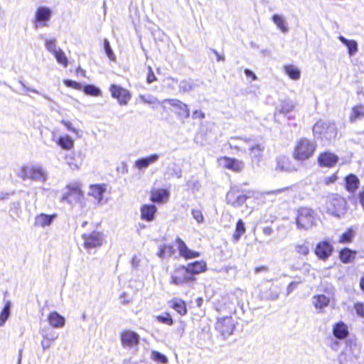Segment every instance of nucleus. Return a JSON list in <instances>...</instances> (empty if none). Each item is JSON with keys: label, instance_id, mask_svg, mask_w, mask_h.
<instances>
[{"label": "nucleus", "instance_id": "c9c22d12", "mask_svg": "<svg viewBox=\"0 0 364 364\" xmlns=\"http://www.w3.org/2000/svg\"><path fill=\"white\" fill-rule=\"evenodd\" d=\"M273 22L277 25V28L281 30L282 33H287L289 31V28L287 26V22L285 18L279 14L273 15L272 18Z\"/></svg>", "mask_w": 364, "mask_h": 364}, {"label": "nucleus", "instance_id": "58836bf2", "mask_svg": "<svg viewBox=\"0 0 364 364\" xmlns=\"http://www.w3.org/2000/svg\"><path fill=\"white\" fill-rule=\"evenodd\" d=\"M264 150V144H257L255 145H252L250 147V155L252 158L259 160L262 157Z\"/></svg>", "mask_w": 364, "mask_h": 364}, {"label": "nucleus", "instance_id": "72a5a7b5", "mask_svg": "<svg viewBox=\"0 0 364 364\" xmlns=\"http://www.w3.org/2000/svg\"><path fill=\"white\" fill-rule=\"evenodd\" d=\"M356 252L350 250L349 248H344L340 251L339 257L343 263H350L355 257Z\"/></svg>", "mask_w": 364, "mask_h": 364}, {"label": "nucleus", "instance_id": "f257e3e1", "mask_svg": "<svg viewBox=\"0 0 364 364\" xmlns=\"http://www.w3.org/2000/svg\"><path fill=\"white\" fill-rule=\"evenodd\" d=\"M316 146L317 144L314 141L302 138L295 145L293 157L298 161L307 160L314 155Z\"/></svg>", "mask_w": 364, "mask_h": 364}, {"label": "nucleus", "instance_id": "864d4df0", "mask_svg": "<svg viewBox=\"0 0 364 364\" xmlns=\"http://www.w3.org/2000/svg\"><path fill=\"white\" fill-rule=\"evenodd\" d=\"M167 174L169 176H176L177 178H181L182 176V171L181 168H177L176 165L174 164L173 167H168L167 168Z\"/></svg>", "mask_w": 364, "mask_h": 364}, {"label": "nucleus", "instance_id": "6e6d98bb", "mask_svg": "<svg viewBox=\"0 0 364 364\" xmlns=\"http://www.w3.org/2000/svg\"><path fill=\"white\" fill-rule=\"evenodd\" d=\"M45 46L46 48L52 54L58 50L56 48L55 39L46 40Z\"/></svg>", "mask_w": 364, "mask_h": 364}, {"label": "nucleus", "instance_id": "412c9836", "mask_svg": "<svg viewBox=\"0 0 364 364\" xmlns=\"http://www.w3.org/2000/svg\"><path fill=\"white\" fill-rule=\"evenodd\" d=\"M141 218L146 221H152L155 218L157 208L154 205H144L141 207Z\"/></svg>", "mask_w": 364, "mask_h": 364}, {"label": "nucleus", "instance_id": "423d86ee", "mask_svg": "<svg viewBox=\"0 0 364 364\" xmlns=\"http://www.w3.org/2000/svg\"><path fill=\"white\" fill-rule=\"evenodd\" d=\"M215 329L218 331L224 338L232 334L235 329V323L231 316H225L218 319L215 323Z\"/></svg>", "mask_w": 364, "mask_h": 364}, {"label": "nucleus", "instance_id": "f704fd0d", "mask_svg": "<svg viewBox=\"0 0 364 364\" xmlns=\"http://www.w3.org/2000/svg\"><path fill=\"white\" fill-rule=\"evenodd\" d=\"M225 166L235 171H240L244 167V163L235 159L225 158Z\"/></svg>", "mask_w": 364, "mask_h": 364}, {"label": "nucleus", "instance_id": "8fccbe9b", "mask_svg": "<svg viewBox=\"0 0 364 364\" xmlns=\"http://www.w3.org/2000/svg\"><path fill=\"white\" fill-rule=\"evenodd\" d=\"M151 357L154 360L157 361L159 363H161L163 364H166L168 363L167 357L159 351H156V350L152 351Z\"/></svg>", "mask_w": 364, "mask_h": 364}, {"label": "nucleus", "instance_id": "5701e85b", "mask_svg": "<svg viewBox=\"0 0 364 364\" xmlns=\"http://www.w3.org/2000/svg\"><path fill=\"white\" fill-rule=\"evenodd\" d=\"M333 334L337 339L346 338L348 335V326L342 321L336 323L333 328Z\"/></svg>", "mask_w": 364, "mask_h": 364}, {"label": "nucleus", "instance_id": "20e7f679", "mask_svg": "<svg viewBox=\"0 0 364 364\" xmlns=\"http://www.w3.org/2000/svg\"><path fill=\"white\" fill-rule=\"evenodd\" d=\"M316 213L306 207H301L297 210L296 224L299 230H308L315 225Z\"/></svg>", "mask_w": 364, "mask_h": 364}, {"label": "nucleus", "instance_id": "9b49d317", "mask_svg": "<svg viewBox=\"0 0 364 364\" xmlns=\"http://www.w3.org/2000/svg\"><path fill=\"white\" fill-rule=\"evenodd\" d=\"M193 279V277L190 275L186 267L179 266L176 268L173 272L171 282L176 285H180Z\"/></svg>", "mask_w": 364, "mask_h": 364}, {"label": "nucleus", "instance_id": "aec40b11", "mask_svg": "<svg viewBox=\"0 0 364 364\" xmlns=\"http://www.w3.org/2000/svg\"><path fill=\"white\" fill-rule=\"evenodd\" d=\"M295 107L294 102L289 100L285 99L281 100L276 107L275 115L277 113L287 115L290 113Z\"/></svg>", "mask_w": 364, "mask_h": 364}, {"label": "nucleus", "instance_id": "c85d7f7f", "mask_svg": "<svg viewBox=\"0 0 364 364\" xmlns=\"http://www.w3.org/2000/svg\"><path fill=\"white\" fill-rule=\"evenodd\" d=\"M339 41L348 48L350 56H353L358 52V43L354 40H348L343 36H338Z\"/></svg>", "mask_w": 364, "mask_h": 364}, {"label": "nucleus", "instance_id": "393cba45", "mask_svg": "<svg viewBox=\"0 0 364 364\" xmlns=\"http://www.w3.org/2000/svg\"><path fill=\"white\" fill-rule=\"evenodd\" d=\"M191 276L196 274L201 273L206 270V263L201 261H196L192 263H189L186 267Z\"/></svg>", "mask_w": 364, "mask_h": 364}, {"label": "nucleus", "instance_id": "f8f14e48", "mask_svg": "<svg viewBox=\"0 0 364 364\" xmlns=\"http://www.w3.org/2000/svg\"><path fill=\"white\" fill-rule=\"evenodd\" d=\"M165 102H168L171 106L176 109L175 113L181 118L186 119L190 117V110L188 105L178 99H166Z\"/></svg>", "mask_w": 364, "mask_h": 364}, {"label": "nucleus", "instance_id": "1a4fd4ad", "mask_svg": "<svg viewBox=\"0 0 364 364\" xmlns=\"http://www.w3.org/2000/svg\"><path fill=\"white\" fill-rule=\"evenodd\" d=\"M109 91L111 92L112 97L117 99L121 105H127L129 100L131 99L130 92L119 85L114 84L111 85Z\"/></svg>", "mask_w": 364, "mask_h": 364}, {"label": "nucleus", "instance_id": "a878e982", "mask_svg": "<svg viewBox=\"0 0 364 364\" xmlns=\"http://www.w3.org/2000/svg\"><path fill=\"white\" fill-rule=\"evenodd\" d=\"M48 319L50 325L54 328H62L65 326V318L56 311L51 312Z\"/></svg>", "mask_w": 364, "mask_h": 364}, {"label": "nucleus", "instance_id": "0eeeda50", "mask_svg": "<svg viewBox=\"0 0 364 364\" xmlns=\"http://www.w3.org/2000/svg\"><path fill=\"white\" fill-rule=\"evenodd\" d=\"M52 15L51 10L46 6H40L35 14L34 28L38 29L48 26V22L50 20Z\"/></svg>", "mask_w": 364, "mask_h": 364}, {"label": "nucleus", "instance_id": "ea45409f", "mask_svg": "<svg viewBox=\"0 0 364 364\" xmlns=\"http://www.w3.org/2000/svg\"><path fill=\"white\" fill-rule=\"evenodd\" d=\"M11 303L7 301L4 307L0 314V326H2L6 323L11 314Z\"/></svg>", "mask_w": 364, "mask_h": 364}, {"label": "nucleus", "instance_id": "f03ea898", "mask_svg": "<svg viewBox=\"0 0 364 364\" xmlns=\"http://www.w3.org/2000/svg\"><path fill=\"white\" fill-rule=\"evenodd\" d=\"M67 192H65L61 197V202L65 201L69 205L73 206L80 203L82 207L85 205L84 200V194L79 183H74L66 186Z\"/></svg>", "mask_w": 364, "mask_h": 364}, {"label": "nucleus", "instance_id": "bf43d9fd", "mask_svg": "<svg viewBox=\"0 0 364 364\" xmlns=\"http://www.w3.org/2000/svg\"><path fill=\"white\" fill-rule=\"evenodd\" d=\"M300 283H301V280L290 282L287 287V295L288 296L291 292H293L297 288L298 284Z\"/></svg>", "mask_w": 364, "mask_h": 364}, {"label": "nucleus", "instance_id": "dca6fc26", "mask_svg": "<svg viewBox=\"0 0 364 364\" xmlns=\"http://www.w3.org/2000/svg\"><path fill=\"white\" fill-rule=\"evenodd\" d=\"M122 344L125 348H132L138 345L139 336L132 331H125L121 335Z\"/></svg>", "mask_w": 364, "mask_h": 364}, {"label": "nucleus", "instance_id": "f3484780", "mask_svg": "<svg viewBox=\"0 0 364 364\" xmlns=\"http://www.w3.org/2000/svg\"><path fill=\"white\" fill-rule=\"evenodd\" d=\"M338 161V156L328 151L320 154L318 157V164L321 167H333L337 164Z\"/></svg>", "mask_w": 364, "mask_h": 364}, {"label": "nucleus", "instance_id": "7ed1b4c3", "mask_svg": "<svg viewBox=\"0 0 364 364\" xmlns=\"http://www.w3.org/2000/svg\"><path fill=\"white\" fill-rule=\"evenodd\" d=\"M314 135L317 138L331 140L337 135V129L333 122L319 120L313 127Z\"/></svg>", "mask_w": 364, "mask_h": 364}, {"label": "nucleus", "instance_id": "603ef678", "mask_svg": "<svg viewBox=\"0 0 364 364\" xmlns=\"http://www.w3.org/2000/svg\"><path fill=\"white\" fill-rule=\"evenodd\" d=\"M139 99L144 103L149 104V105H153V104H156V103H159V102L158 101L156 97H154L152 95H140L139 96Z\"/></svg>", "mask_w": 364, "mask_h": 364}, {"label": "nucleus", "instance_id": "13d9d810", "mask_svg": "<svg viewBox=\"0 0 364 364\" xmlns=\"http://www.w3.org/2000/svg\"><path fill=\"white\" fill-rule=\"evenodd\" d=\"M191 215L193 218L198 223H201L204 220L203 215L202 214V212L200 210H196L193 209L191 210Z\"/></svg>", "mask_w": 364, "mask_h": 364}, {"label": "nucleus", "instance_id": "4d7b16f0", "mask_svg": "<svg viewBox=\"0 0 364 364\" xmlns=\"http://www.w3.org/2000/svg\"><path fill=\"white\" fill-rule=\"evenodd\" d=\"M158 321L171 326L173 323L171 316L166 314L165 316H159L156 317Z\"/></svg>", "mask_w": 364, "mask_h": 364}, {"label": "nucleus", "instance_id": "a18cd8bd", "mask_svg": "<svg viewBox=\"0 0 364 364\" xmlns=\"http://www.w3.org/2000/svg\"><path fill=\"white\" fill-rule=\"evenodd\" d=\"M295 251L299 254L306 256L309 253V242L304 240L302 244H296L294 245Z\"/></svg>", "mask_w": 364, "mask_h": 364}, {"label": "nucleus", "instance_id": "69168bd1", "mask_svg": "<svg viewBox=\"0 0 364 364\" xmlns=\"http://www.w3.org/2000/svg\"><path fill=\"white\" fill-rule=\"evenodd\" d=\"M149 72L148 73L146 80H147L148 83H151L156 80V77L154 72L152 71V69L151 68V67L149 68Z\"/></svg>", "mask_w": 364, "mask_h": 364}, {"label": "nucleus", "instance_id": "2eb2a0df", "mask_svg": "<svg viewBox=\"0 0 364 364\" xmlns=\"http://www.w3.org/2000/svg\"><path fill=\"white\" fill-rule=\"evenodd\" d=\"M275 170L284 172H294L296 171V167L292 164L289 157L279 156L276 158Z\"/></svg>", "mask_w": 364, "mask_h": 364}, {"label": "nucleus", "instance_id": "e433bc0d", "mask_svg": "<svg viewBox=\"0 0 364 364\" xmlns=\"http://www.w3.org/2000/svg\"><path fill=\"white\" fill-rule=\"evenodd\" d=\"M176 252V250L173 246L169 245H161L159 248V251L157 253V256L161 259H164L166 256L171 257Z\"/></svg>", "mask_w": 364, "mask_h": 364}, {"label": "nucleus", "instance_id": "0e129e2a", "mask_svg": "<svg viewBox=\"0 0 364 364\" xmlns=\"http://www.w3.org/2000/svg\"><path fill=\"white\" fill-rule=\"evenodd\" d=\"M61 123L65 126L68 131L74 132L75 134L78 133V130L73 127L72 123L70 122L62 120Z\"/></svg>", "mask_w": 364, "mask_h": 364}, {"label": "nucleus", "instance_id": "a19ab883", "mask_svg": "<svg viewBox=\"0 0 364 364\" xmlns=\"http://www.w3.org/2000/svg\"><path fill=\"white\" fill-rule=\"evenodd\" d=\"M58 144L63 149L69 150L74 146L73 140L69 136H60Z\"/></svg>", "mask_w": 364, "mask_h": 364}, {"label": "nucleus", "instance_id": "6e6552de", "mask_svg": "<svg viewBox=\"0 0 364 364\" xmlns=\"http://www.w3.org/2000/svg\"><path fill=\"white\" fill-rule=\"evenodd\" d=\"M247 198V197L236 188H231L226 194L227 203L235 208L242 205Z\"/></svg>", "mask_w": 364, "mask_h": 364}, {"label": "nucleus", "instance_id": "b1692460", "mask_svg": "<svg viewBox=\"0 0 364 364\" xmlns=\"http://www.w3.org/2000/svg\"><path fill=\"white\" fill-rule=\"evenodd\" d=\"M330 303V299L324 294H318L312 297V304L314 307L319 310L320 312L328 306Z\"/></svg>", "mask_w": 364, "mask_h": 364}, {"label": "nucleus", "instance_id": "bb28decb", "mask_svg": "<svg viewBox=\"0 0 364 364\" xmlns=\"http://www.w3.org/2000/svg\"><path fill=\"white\" fill-rule=\"evenodd\" d=\"M55 215H46L41 213L38 215L35 218V225L42 228L49 226L53 221Z\"/></svg>", "mask_w": 364, "mask_h": 364}, {"label": "nucleus", "instance_id": "4468645a", "mask_svg": "<svg viewBox=\"0 0 364 364\" xmlns=\"http://www.w3.org/2000/svg\"><path fill=\"white\" fill-rule=\"evenodd\" d=\"M333 250V247L328 242L323 241L316 245L314 252L319 259L326 260L331 255Z\"/></svg>", "mask_w": 364, "mask_h": 364}, {"label": "nucleus", "instance_id": "4c0bfd02", "mask_svg": "<svg viewBox=\"0 0 364 364\" xmlns=\"http://www.w3.org/2000/svg\"><path fill=\"white\" fill-rule=\"evenodd\" d=\"M284 71L288 76L294 80H299L301 76V72L298 68L292 65H285L284 67Z\"/></svg>", "mask_w": 364, "mask_h": 364}, {"label": "nucleus", "instance_id": "c756f323", "mask_svg": "<svg viewBox=\"0 0 364 364\" xmlns=\"http://www.w3.org/2000/svg\"><path fill=\"white\" fill-rule=\"evenodd\" d=\"M170 306L177 311L180 315L183 316L187 313L185 302L181 299H173L169 301Z\"/></svg>", "mask_w": 364, "mask_h": 364}, {"label": "nucleus", "instance_id": "09e8293b", "mask_svg": "<svg viewBox=\"0 0 364 364\" xmlns=\"http://www.w3.org/2000/svg\"><path fill=\"white\" fill-rule=\"evenodd\" d=\"M83 90L85 94L92 96H100L102 95L101 90L92 85H85Z\"/></svg>", "mask_w": 364, "mask_h": 364}, {"label": "nucleus", "instance_id": "052dcab7", "mask_svg": "<svg viewBox=\"0 0 364 364\" xmlns=\"http://www.w3.org/2000/svg\"><path fill=\"white\" fill-rule=\"evenodd\" d=\"M354 309L357 313V314L361 317H364V304L363 303H356L355 304Z\"/></svg>", "mask_w": 364, "mask_h": 364}, {"label": "nucleus", "instance_id": "79ce46f5", "mask_svg": "<svg viewBox=\"0 0 364 364\" xmlns=\"http://www.w3.org/2000/svg\"><path fill=\"white\" fill-rule=\"evenodd\" d=\"M245 223L242 220H239L236 224L235 231L233 234L232 238L235 242H237L240 237L245 232Z\"/></svg>", "mask_w": 364, "mask_h": 364}, {"label": "nucleus", "instance_id": "e2e57ef3", "mask_svg": "<svg viewBox=\"0 0 364 364\" xmlns=\"http://www.w3.org/2000/svg\"><path fill=\"white\" fill-rule=\"evenodd\" d=\"M64 84L68 87H73L75 89H80L81 86L80 83L71 80H65Z\"/></svg>", "mask_w": 364, "mask_h": 364}, {"label": "nucleus", "instance_id": "a211bd4d", "mask_svg": "<svg viewBox=\"0 0 364 364\" xmlns=\"http://www.w3.org/2000/svg\"><path fill=\"white\" fill-rule=\"evenodd\" d=\"M159 154H152L148 156L137 159L134 163V167L139 170L147 168L150 165L156 163L159 159Z\"/></svg>", "mask_w": 364, "mask_h": 364}, {"label": "nucleus", "instance_id": "5fc2aeb1", "mask_svg": "<svg viewBox=\"0 0 364 364\" xmlns=\"http://www.w3.org/2000/svg\"><path fill=\"white\" fill-rule=\"evenodd\" d=\"M353 237V232L352 230L349 229L348 231L342 234L340 242L343 243L350 242H351Z\"/></svg>", "mask_w": 364, "mask_h": 364}, {"label": "nucleus", "instance_id": "c03bdc74", "mask_svg": "<svg viewBox=\"0 0 364 364\" xmlns=\"http://www.w3.org/2000/svg\"><path fill=\"white\" fill-rule=\"evenodd\" d=\"M33 174L31 179L33 181L45 182L47 180V173L41 166L36 167Z\"/></svg>", "mask_w": 364, "mask_h": 364}, {"label": "nucleus", "instance_id": "49530a36", "mask_svg": "<svg viewBox=\"0 0 364 364\" xmlns=\"http://www.w3.org/2000/svg\"><path fill=\"white\" fill-rule=\"evenodd\" d=\"M41 333L43 338L51 341L52 342L55 341L58 336V333L50 328L48 329H43L41 331Z\"/></svg>", "mask_w": 364, "mask_h": 364}, {"label": "nucleus", "instance_id": "680f3d73", "mask_svg": "<svg viewBox=\"0 0 364 364\" xmlns=\"http://www.w3.org/2000/svg\"><path fill=\"white\" fill-rule=\"evenodd\" d=\"M10 210L14 213L15 214L18 215L21 212V203L18 201L14 202L11 204Z\"/></svg>", "mask_w": 364, "mask_h": 364}, {"label": "nucleus", "instance_id": "6ab92c4d", "mask_svg": "<svg viewBox=\"0 0 364 364\" xmlns=\"http://www.w3.org/2000/svg\"><path fill=\"white\" fill-rule=\"evenodd\" d=\"M176 242L178 244V249L180 253V255L185 259H192L198 257L200 256V253L196 251H193L190 250L186 243L180 238L177 237L176 239Z\"/></svg>", "mask_w": 364, "mask_h": 364}, {"label": "nucleus", "instance_id": "7c9ffc66", "mask_svg": "<svg viewBox=\"0 0 364 364\" xmlns=\"http://www.w3.org/2000/svg\"><path fill=\"white\" fill-rule=\"evenodd\" d=\"M169 193L165 189H158L151 192V200L154 203H163L168 198Z\"/></svg>", "mask_w": 364, "mask_h": 364}, {"label": "nucleus", "instance_id": "2f4dec72", "mask_svg": "<svg viewBox=\"0 0 364 364\" xmlns=\"http://www.w3.org/2000/svg\"><path fill=\"white\" fill-rule=\"evenodd\" d=\"M359 179L354 174L346 177V188L349 192H354L358 187Z\"/></svg>", "mask_w": 364, "mask_h": 364}, {"label": "nucleus", "instance_id": "de8ad7c7", "mask_svg": "<svg viewBox=\"0 0 364 364\" xmlns=\"http://www.w3.org/2000/svg\"><path fill=\"white\" fill-rule=\"evenodd\" d=\"M53 55L55 57L58 63L62 64L64 67H67L68 58L65 56V53L60 48H59Z\"/></svg>", "mask_w": 364, "mask_h": 364}, {"label": "nucleus", "instance_id": "774afa93", "mask_svg": "<svg viewBox=\"0 0 364 364\" xmlns=\"http://www.w3.org/2000/svg\"><path fill=\"white\" fill-rule=\"evenodd\" d=\"M205 113L203 112L202 111H199V110H196L193 112L192 114V118L193 119H204L205 118Z\"/></svg>", "mask_w": 364, "mask_h": 364}, {"label": "nucleus", "instance_id": "ddd939ff", "mask_svg": "<svg viewBox=\"0 0 364 364\" xmlns=\"http://www.w3.org/2000/svg\"><path fill=\"white\" fill-rule=\"evenodd\" d=\"M281 292L280 287L274 284L263 285L260 291L259 296L264 300H276L279 298Z\"/></svg>", "mask_w": 364, "mask_h": 364}, {"label": "nucleus", "instance_id": "473e14b6", "mask_svg": "<svg viewBox=\"0 0 364 364\" xmlns=\"http://www.w3.org/2000/svg\"><path fill=\"white\" fill-rule=\"evenodd\" d=\"M197 81L193 80H183L179 83V90L182 92H189L195 89L196 87H198L199 84L196 83Z\"/></svg>", "mask_w": 364, "mask_h": 364}, {"label": "nucleus", "instance_id": "39448f33", "mask_svg": "<svg viewBox=\"0 0 364 364\" xmlns=\"http://www.w3.org/2000/svg\"><path fill=\"white\" fill-rule=\"evenodd\" d=\"M327 212L337 218H341L346 212V201L343 198L333 196L327 203Z\"/></svg>", "mask_w": 364, "mask_h": 364}, {"label": "nucleus", "instance_id": "3c124183", "mask_svg": "<svg viewBox=\"0 0 364 364\" xmlns=\"http://www.w3.org/2000/svg\"><path fill=\"white\" fill-rule=\"evenodd\" d=\"M104 49H105V53L107 55V57L111 60H115L114 54L112 50L109 42L107 39L104 40Z\"/></svg>", "mask_w": 364, "mask_h": 364}, {"label": "nucleus", "instance_id": "cd10ccee", "mask_svg": "<svg viewBox=\"0 0 364 364\" xmlns=\"http://www.w3.org/2000/svg\"><path fill=\"white\" fill-rule=\"evenodd\" d=\"M105 192V188L101 185H91L90 186V191L88 195L95 198L97 200L98 204H100L102 200V196Z\"/></svg>", "mask_w": 364, "mask_h": 364}, {"label": "nucleus", "instance_id": "9d476101", "mask_svg": "<svg viewBox=\"0 0 364 364\" xmlns=\"http://www.w3.org/2000/svg\"><path fill=\"white\" fill-rule=\"evenodd\" d=\"M84 246L87 249L98 247L102 245L103 237L100 232L94 231L90 234H83Z\"/></svg>", "mask_w": 364, "mask_h": 364}, {"label": "nucleus", "instance_id": "37998d69", "mask_svg": "<svg viewBox=\"0 0 364 364\" xmlns=\"http://www.w3.org/2000/svg\"><path fill=\"white\" fill-rule=\"evenodd\" d=\"M364 117V105H359L357 106H355L352 109V113L350 116V120L351 122H353L356 120L358 118L363 117Z\"/></svg>", "mask_w": 364, "mask_h": 364}, {"label": "nucleus", "instance_id": "338daca9", "mask_svg": "<svg viewBox=\"0 0 364 364\" xmlns=\"http://www.w3.org/2000/svg\"><path fill=\"white\" fill-rule=\"evenodd\" d=\"M18 176L21 178L23 180H26V178H28L27 166H23L21 168V171L18 173Z\"/></svg>", "mask_w": 364, "mask_h": 364}, {"label": "nucleus", "instance_id": "4be33fe9", "mask_svg": "<svg viewBox=\"0 0 364 364\" xmlns=\"http://www.w3.org/2000/svg\"><path fill=\"white\" fill-rule=\"evenodd\" d=\"M65 159L67 164L73 170L79 169L82 164V158L80 152L71 153L70 154L66 156Z\"/></svg>", "mask_w": 364, "mask_h": 364}]
</instances>
